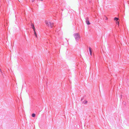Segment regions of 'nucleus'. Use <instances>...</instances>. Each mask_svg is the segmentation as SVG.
<instances>
[{"mask_svg": "<svg viewBox=\"0 0 129 129\" xmlns=\"http://www.w3.org/2000/svg\"><path fill=\"white\" fill-rule=\"evenodd\" d=\"M45 22L47 26L51 28H52L54 26L53 23H51L50 22H49L47 20H45Z\"/></svg>", "mask_w": 129, "mask_h": 129, "instance_id": "nucleus-1", "label": "nucleus"}, {"mask_svg": "<svg viewBox=\"0 0 129 129\" xmlns=\"http://www.w3.org/2000/svg\"><path fill=\"white\" fill-rule=\"evenodd\" d=\"M74 37L76 41L79 40V39H80V35L78 33H75L74 34Z\"/></svg>", "mask_w": 129, "mask_h": 129, "instance_id": "nucleus-2", "label": "nucleus"}, {"mask_svg": "<svg viewBox=\"0 0 129 129\" xmlns=\"http://www.w3.org/2000/svg\"><path fill=\"white\" fill-rule=\"evenodd\" d=\"M114 20L116 21V24L118 25L119 26V18L117 17H115L114 18Z\"/></svg>", "mask_w": 129, "mask_h": 129, "instance_id": "nucleus-3", "label": "nucleus"}, {"mask_svg": "<svg viewBox=\"0 0 129 129\" xmlns=\"http://www.w3.org/2000/svg\"><path fill=\"white\" fill-rule=\"evenodd\" d=\"M85 22L86 24L88 25H89L90 24V22L89 21V18L88 17H86L85 18Z\"/></svg>", "mask_w": 129, "mask_h": 129, "instance_id": "nucleus-4", "label": "nucleus"}, {"mask_svg": "<svg viewBox=\"0 0 129 129\" xmlns=\"http://www.w3.org/2000/svg\"><path fill=\"white\" fill-rule=\"evenodd\" d=\"M89 49L90 53V54L92 56V49L90 47H89Z\"/></svg>", "mask_w": 129, "mask_h": 129, "instance_id": "nucleus-5", "label": "nucleus"}, {"mask_svg": "<svg viewBox=\"0 0 129 129\" xmlns=\"http://www.w3.org/2000/svg\"><path fill=\"white\" fill-rule=\"evenodd\" d=\"M31 25L32 26V28L34 30H35V28L34 25H33L32 24H31Z\"/></svg>", "mask_w": 129, "mask_h": 129, "instance_id": "nucleus-6", "label": "nucleus"}, {"mask_svg": "<svg viewBox=\"0 0 129 129\" xmlns=\"http://www.w3.org/2000/svg\"><path fill=\"white\" fill-rule=\"evenodd\" d=\"M34 35H35V36L36 37H37V33H36V32L35 31V30H34Z\"/></svg>", "mask_w": 129, "mask_h": 129, "instance_id": "nucleus-7", "label": "nucleus"}, {"mask_svg": "<svg viewBox=\"0 0 129 129\" xmlns=\"http://www.w3.org/2000/svg\"><path fill=\"white\" fill-rule=\"evenodd\" d=\"M36 115L34 113H33L32 114H31V116H32V117H35L36 116Z\"/></svg>", "mask_w": 129, "mask_h": 129, "instance_id": "nucleus-8", "label": "nucleus"}, {"mask_svg": "<svg viewBox=\"0 0 129 129\" xmlns=\"http://www.w3.org/2000/svg\"><path fill=\"white\" fill-rule=\"evenodd\" d=\"M87 103V101L85 100L83 102V103L84 104H86Z\"/></svg>", "mask_w": 129, "mask_h": 129, "instance_id": "nucleus-9", "label": "nucleus"}, {"mask_svg": "<svg viewBox=\"0 0 129 129\" xmlns=\"http://www.w3.org/2000/svg\"><path fill=\"white\" fill-rule=\"evenodd\" d=\"M104 19H105L106 20H107L108 19V18L107 17H106V16H105Z\"/></svg>", "mask_w": 129, "mask_h": 129, "instance_id": "nucleus-10", "label": "nucleus"}, {"mask_svg": "<svg viewBox=\"0 0 129 129\" xmlns=\"http://www.w3.org/2000/svg\"><path fill=\"white\" fill-rule=\"evenodd\" d=\"M35 0H31V1L32 2H33Z\"/></svg>", "mask_w": 129, "mask_h": 129, "instance_id": "nucleus-11", "label": "nucleus"}, {"mask_svg": "<svg viewBox=\"0 0 129 129\" xmlns=\"http://www.w3.org/2000/svg\"><path fill=\"white\" fill-rule=\"evenodd\" d=\"M0 71L1 72V73H2V70H1V69L0 68Z\"/></svg>", "mask_w": 129, "mask_h": 129, "instance_id": "nucleus-12", "label": "nucleus"}, {"mask_svg": "<svg viewBox=\"0 0 129 129\" xmlns=\"http://www.w3.org/2000/svg\"><path fill=\"white\" fill-rule=\"evenodd\" d=\"M58 30V28L57 29H56V31H57V30Z\"/></svg>", "mask_w": 129, "mask_h": 129, "instance_id": "nucleus-13", "label": "nucleus"}, {"mask_svg": "<svg viewBox=\"0 0 129 129\" xmlns=\"http://www.w3.org/2000/svg\"><path fill=\"white\" fill-rule=\"evenodd\" d=\"M39 0V1H43V0Z\"/></svg>", "mask_w": 129, "mask_h": 129, "instance_id": "nucleus-14", "label": "nucleus"}, {"mask_svg": "<svg viewBox=\"0 0 129 129\" xmlns=\"http://www.w3.org/2000/svg\"><path fill=\"white\" fill-rule=\"evenodd\" d=\"M83 100V99H82L81 100V101H82Z\"/></svg>", "mask_w": 129, "mask_h": 129, "instance_id": "nucleus-15", "label": "nucleus"}]
</instances>
